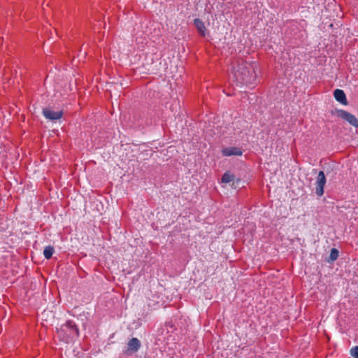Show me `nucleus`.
I'll list each match as a JSON object with an SVG mask.
<instances>
[{"instance_id": "nucleus-1", "label": "nucleus", "mask_w": 358, "mask_h": 358, "mask_svg": "<svg viewBox=\"0 0 358 358\" xmlns=\"http://www.w3.org/2000/svg\"><path fill=\"white\" fill-rule=\"evenodd\" d=\"M234 75L237 82L246 85L252 84L257 78L255 67L245 61L238 63L234 68Z\"/></svg>"}, {"instance_id": "nucleus-2", "label": "nucleus", "mask_w": 358, "mask_h": 358, "mask_svg": "<svg viewBox=\"0 0 358 358\" xmlns=\"http://www.w3.org/2000/svg\"><path fill=\"white\" fill-rule=\"evenodd\" d=\"M60 336L67 341L68 338H72L79 336V330L77 325L71 320L67 321L57 329Z\"/></svg>"}, {"instance_id": "nucleus-3", "label": "nucleus", "mask_w": 358, "mask_h": 358, "mask_svg": "<svg viewBox=\"0 0 358 358\" xmlns=\"http://www.w3.org/2000/svg\"><path fill=\"white\" fill-rule=\"evenodd\" d=\"M336 114L338 117L345 120L351 125L358 127V119L354 115L342 109L337 110Z\"/></svg>"}, {"instance_id": "nucleus-4", "label": "nucleus", "mask_w": 358, "mask_h": 358, "mask_svg": "<svg viewBox=\"0 0 358 358\" xmlns=\"http://www.w3.org/2000/svg\"><path fill=\"white\" fill-rule=\"evenodd\" d=\"M326 184V177L324 173L320 171L318 173L317 181L315 193L318 196H321L324 194V187Z\"/></svg>"}, {"instance_id": "nucleus-5", "label": "nucleus", "mask_w": 358, "mask_h": 358, "mask_svg": "<svg viewBox=\"0 0 358 358\" xmlns=\"http://www.w3.org/2000/svg\"><path fill=\"white\" fill-rule=\"evenodd\" d=\"M43 114L45 118L52 121H55L61 119L64 113L62 110L53 111L49 108H44L43 109Z\"/></svg>"}, {"instance_id": "nucleus-6", "label": "nucleus", "mask_w": 358, "mask_h": 358, "mask_svg": "<svg viewBox=\"0 0 358 358\" xmlns=\"http://www.w3.org/2000/svg\"><path fill=\"white\" fill-rule=\"evenodd\" d=\"M141 342L136 338H132L127 343V349L125 351L126 355H131L136 352L141 348Z\"/></svg>"}, {"instance_id": "nucleus-7", "label": "nucleus", "mask_w": 358, "mask_h": 358, "mask_svg": "<svg viewBox=\"0 0 358 358\" xmlns=\"http://www.w3.org/2000/svg\"><path fill=\"white\" fill-rule=\"evenodd\" d=\"M222 155L226 157L232 155L241 156L243 154L241 149L237 147L225 148L222 149Z\"/></svg>"}, {"instance_id": "nucleus-8", "label": "nucleus", "mask_w": 358, "mask_h": 358, "mask_svg": "<svg viewBox=\"0 0 358 358\" xmlns=\"http://www.w3.org/2000/svg\"><path fill=\"white\" fill-rule=\"evenodd\" d=\"M334 96L336 100L339 103L343 105H348V100L343 90L340 89L335 90L334 92Z\"/></svg>"}, {"instance_id": "nucleus-9", "label": "nucleus", "mask_w": 358, "mask_h": 358, "mask_svg": "<svg viewBox=\"0 0 358 358\" xmlns=\"http://www.w3.org/2000/svg\"><path fill=\"white\" fill-rule=\"evenodd\" d=\"M194 24L196 27L197 31L199 33V34L204 37L206 36V28L205 27V24L203 22L200 20L199 18H196L194 20Z\"/></svg>"}, {"instance_id": "nucleus-10", "label": "nucleus", "mask_w": 358, "mask_h": 358, "mask_svg": "<svg viewBox=\"0 0 358 358\" xmlns=\"http://www.w3.org/2000/svg\"><path fill=\"white\" fill-rule=\"evenodd\" d=\"M235 178L234 174L230 173L229 171H226L222 176L221 182L223 183H228Z\"/></svg>"}, {"instance_id": "nucleus-11", "label": "nucleus", "mask_w": 358, "mask_h": 358, "mask_svg": "<svg viewBox=\"0 0 358 358\" xmlns=\"http://www.w3.org/2000/svg\"><path fill=\"white\" fill-rule=\"evenodd\" d=\"M54 251L55 250L52 246L48 245L45 247L43 250V255L45 257V259H50L52 257Z\"/></svg>"}, {"instance_id": "nucleus-12", "label": "nucleus", "mask_w": 358, "mask_h": 358, "mask_svg": "<svg viewBox=\"0 0 358 358\" xmlns=\"http://www.w3.org/2000/svg\"><path fill=\"white\" fill-rule=\"evenodd\" d=\"M338 257V251L336 248H332L331 250L330 255H329V259L331 262H334L336 260Z\"/></svg>"}, {"instance_id": "nucleus-13", "label": "nucleus", "mask_w": 358, "mask_h": 358, "mask_svg": "<svg viewBox=\"0 0 358 358\" xmlns=\"http://www.w3.org/2000/svg\"><path fill=\"white\" fill-rule=\"evenodd\" d=\"M350 354L355 358H358V346H355L351 348Z\"/></svg>"}]
</instances>
